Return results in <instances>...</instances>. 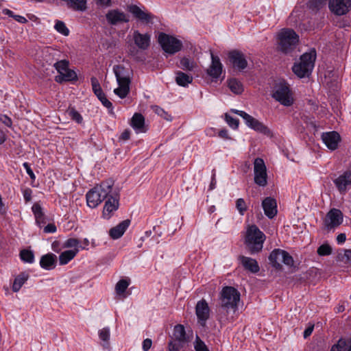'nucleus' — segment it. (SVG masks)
Segmentation results:
<instances>
[{"instance_id": "48", "label": "nucleus", "mask_w": 351, "mask_h": 351, "mask_svg": "<svg viewBox=\"0 0 351 351\" xmlns=\"http://www.w3.org/2000/svg\"><path fill=\"white\" fill-rule=\"evenodd\" d=\"M110 328L105 327L99 330V339L105 343H108L110 339Z\"/></svg>"}, {"instance_id": "60", "label": "nucleus", "mask_w": 351, "mask_h": 351, "mask_svg": "<svg viewBox=\"0 0 351 351\" xmlns=\"http://www.w3.org/2000/svg\"><path fill=\"white\" fill-rule=\"evenodd\" d=\"M13 19L16 21H17L20 23H22V24L26 23L27 22V20L26 19V18L23 16H21V15L15 14V16H14Z\"/></svg>"}, {"instance_id": "35", "label": "nucleus", "mask_w": 351, "mask_h": 351, "mask_svg": "<svg viewBox=\"0 0 351 351\" xmlns=\"http://www.w3.org/2000/svg\"><path fill=\"white\" fill-rule=\"evenodd\" d=\"M32 210L34 215L36 221L38 225L40 226L41 224L45 223V214L43 212L42 207L39 204H34L32 207Z\"/></svg>"}, {"instance_id": "64", "label": "nucleus", "mask_w": 351, "mask_h": 351, "mask_svg": "<svg viewBox=\"0 0 351 351\" xmlns=\"http://www.w3.org/2000/svg\"><path fill=\"white\" fill-rule=\"evenodd\" d=\"M59 245H60L59 241H56L53 242L52 245H51L52 250L55 252L58 253L60 251V248L59 247Z\"/></svg>"}, {"instance_id": "46", "label": "nucleus", "mask_w": 351, "mask_h": 351, "mask_svg": "<svg viewBox=\"0 0 351 351\" xmlns=\"http://www.w3.org/2000/svg\"><path fill=\"white\" fill-rule=\"evenodd\" d=\"M54 67L60 75H62L67 69H69V61L66 60L58 61L54 64Z\"/></svg>"}, {"instance_id": "37", "label": "nucleus", "mask_w": 351, "mask_h": 351, "mask_svg": "<svg viewBox=\"0 0 351 351\" xmlns=\"http://www.w3.org/2000/svg\"><path fill=\"white\" fill-rule=\"evenodd\" d=\"M77 80V76L76 73L69 69H67L62 75L56 77V81L57 82L75 81Z\"/></svg>"}, {"instance_id": "22", "label": "nucleus", "mask_w": 351, "mask_h": 351, "mask_svg": "<svg viewBox=\"0 0 351 351\" xmlns=\"http://www.w3.org/2000/svg\"><path fill=\"white\" fill-rule=\"evenodd\" d=\"M322 140L329 149L333 151L337 149L341 137L338 132L332 131L322 133Z\"/></svg>"}, {"instance_id": "13", "label": "nucleus", "mask_w": 351, "mask_h": 351, "mask_svg": "<svg viewBox=\"0 0 351 351\" xmlns=\"http://www.w3.org/2000/svg\"><path fill=\"white\" fill-rule=\"evenodd\" d=\"M254 180L259 186L267 184V167L263 159L256 158L254 161Z\"/></svg>"}, {"instance_id": "36", "label": "nucleus", "mask_w": 351, "mask_h": 351, "mask_svg": "<svg viewBox=\"0 0 351 351\" xmlns=\"http://www.w3.org/2000/svg\"><path fill=\"white\" fill-rule=\"evenodd\" d=\"M29 278V275L26 273H21L18 275L14 280L12 289L14 292H18L22 286Z\"/></svg>"}, {"instance_id": "4", "label": "nucleus", "mask_w": 351, "mask_h": 351, "mask_svg": "<svg viewBox=\"0 0 351 351\" xmlns=\"http://www.w3.org/2000/svg\"><path fill=\"white\" fill-rule=\"evenodd\" d=\"M277 42L280 50L288 53L295 49L299 42V36L292 29L283 28L277 34Z\"/></svg>"}, {"instance_id": "32", "label": "nucleus", "mask_w": 351, "mask_h": 351, "mask_svg": "<svg viewBox=\"0 0 351 351\" xmlns=\"http://www.w3.org/2000/svg\"><path fill=\"white\" fill-rule=\"evenodd\" d=\"M178 67L186 71H192L197 67V64L193 59L183 57L180 59L179 63L177 64Z\"/></svg>"}, {"instance_id": "43", "label": "nucleus", "mask_w": 351, "mask_h": 351, "mask_svg": "<svg viewBox=\"0 0 351 351\" xmlns=\"http://www.w3.org/2000/svg\"><path fill=\"white\" fill-rule=\"evenodd\" d=\"M130 285V282L127 280L122 279L120 280L116 285L115 290L117 294L121 295L123 294L125 290L128 289Z\"/></svg>"}, {"instance_id": "6", "label": "nucleus", "mask_w": 351, "mask_h": 351, "mask_svg": "<svg viewBox=\"0 0 351 351\" xmlns=\"http://www.w3.org/2000/svg\"><path fill=\"white\" fill-rule=\"evenodd\" d=\"M220 295L221 308L227 312L230 311L235 313L240 300V293L238 290L232 287H225Z\"/></svg>"}, {"instance_id": "11", "label": "nucleus", "mask_w": 351, "mask_h": 351, "mask_svg": "<svg viewBox=\"0 0 351 351\" xmlns=\"http://www.w3.org/2000/svg\"><path fill=\"white\" fill-rule=\"evenodd\" d=\"M272 97L285 106H290L293 104V94L285 82H280L276 86Z\"/></svg>"}, {"instance_id": "29", "label": "nucleus", "mask_w": 351, "mask_h": 351, "mask_svg": "<svg viewBox=\"0 0 351 351\" xmlns=\"http://www.w3.org/2000/svg\"><path fill=\"white\" fill-rule=\"evenodd\" d=\"M56 260L57 256L55 254L48 253L41 256L40 266L45 270H51L56 267Z\"/></svg>"}, {"instance_id": "47", "label": "nucleus", "mask_w": 351, "mask_h": 351, "mask_svg": "<svg viewBox=\"0 0 351 351\" xmlns=\"http://www.w3.org/2000/svg\"><path fill=\"white\" fill-rule=\"evenodd\" d=\"M68 114L71 119L76 121L77 123H81L82 122V117L75 108H70L68 110Z\"/></svg>"}, {"instance_id": "52", "label": "nucleus", "mask_w": 351, "mask_h": 351, "mask_svg": "<svg viewBox=\"0 0 351 351\" xmlns=\"http://www.w3.org/2000/svg\"><path fill=\"white\" fill-rule=\"evenodd\" d=\"M101 104L110 111H112V104L106 98L105 94L98 97Z\"/></svg>"}, {"instance_id": "9", "label": "nucleus", "mask_w": 351, "mask_h": 351, "mask_svg": "<svg viewBox=\"0 0 351 351\" xmlns=\"http://www.w3.org/2000/svg\"><path fill=\"white\" fill-rule=\"evenodd\" d=\"M232 112L242 117L245 124L254 131L267 136L272 135L271 130L265 125L245 112L234 109L232 110Z\"/></svg>"}, {"instance_id": "53", "label": "nucleus", "mask_w": 351, "mask_h": 351, "mask_svg": "<svg viewBox=\"0 0 351 351\" xmlns=\"http://www.w3.org/2000/svg\"><path fill=\"white\" fill-rule=\"evenodd\" d=\"M0 121L7 127L11 128L12 125V119L5 114H0Z\"/></svg>"}, {"instance_id": "58", "label": "nucleus", "mask_w": 351, "mask_h": 351, "mask_svg": "<svg viewBox=\"0 0 351 351\" xmlns=\"http://www.w3.org/2000/svg\"><path fill=\"white\" fill-rule=\"evenodd\" d=\"M313 330H314V325L313 324L309 325L304 331V334H303L304 338L306 339L307 337H308L312 334Z\"/></svg>"}, {"instance_id": "42", "label": "nucleus", "mask_w": 351, "mask_h": 351, "mask_svg": "<svg viewBox=\"0 0 351 351\" xmlns=\"http://www.w3.org/2000/svg\"><path fill=\"white\" fill-rule=\"evenodd\" d=\"M21 259L25 263H32L34 261V255L31 250H23L20 252Z\"/></svg>"}, {"instance_id": "50", "label": "nucleus", "mask_w": 351, "mask_h": 351, "mask_svg": "<svg viewBox=\"0 0 351 351\" xmlns=\"http://www.w3.org/2000/svg\"><path fill=\"white\" fill-rule=\"evenodd\" d=\"M332 252V249L330 246L328 244H323L319 246L317 249V254L320 256H327L330 254Z\"/></svg>"}, {"instance_id": "27", "label": "nucleus", "mask_w": 351, "mask_h": 351, "mask_svg": "<svg viewBox=\"0 0 351 351\" xmlns=\"http://www.w3.org/2000/svg\"><path fill=\"white\" fill-rule=\"evenodd\" d=\"M130 125L136 133H145L147 130L145 124V118L141 113L134 114Z\"/></svg>"}, {"instance_id": "55", "label": "nucleus", "mask_w": 351, "mask_h": 351, "mask_svg": "<svg viewBox=\"0 0 351 351\" xmlns=\"http://www.w3.org/2000/svg\"><path fill=\"white\" fill-rule=\"evenodd\" d=\"M56 230V226L53 223H49L44 228V232L45 233H54Z\"/></svg>"}, {"instance_id": "30", "label": "nucleus", "mask_w": 351, "mask_h": 351, "mask_svg": "<svg viewBox=\"0 0 351 351\" xmlns=\"http://www.w3.org/2000/svg\"><path fill=\"white\" fill-rule=\"evenodd\" d=\"M330 351H351V337L341 338L332 346Z\"/></svg>"}, {"instance_id": "19", "label": "nucleus", "mask_w": 351, "mask_h": 351, "mask_svg": "<svg viewBox=\"0 0 351 351\" xmlns=\"http://www.w3.org/2000/svg\"><path fill=\"white\" fill-rule=\"evenodd\" d=\"M108 23L110 25H117L129 21V16L119 9H112L106 14Z\"/></svg>"}, {"instance_id": "28", "label": "nucleus", "mask_w": 351, "mask_h": 351, "mask_svg": "<svg viewBox=\"0 0 351 351\" xmlns=\"http://www.w3.org/2000/svg\"><path fill=\"white\" fill-rule=\"evenodd\" d=\"M130 225V220H123L109 230V235L113 239H118L123 236Z\"/></svg>"}, {"instance_id": "39", "label": "nucleus", "mask_w": 351, "mask_h": 351, "mask_svg": "<svg viewBox=\"0 0 351 351\" xmlns=\"http://www.w3.org/2000/svg\"><path fill=\"white\" fill-rule=\"evenodd\" d=\"M62 248H73V250L85 249L80 245V241L75 238L66 239L62 245Z\"/></svg>"}, {"instance_id": "20", "label": "nucleus", "mask_w": 351, "mask_h": 351, "mask_svg": "<svg viewBox=\"0 0 351 351\" xmlns=\"http://www.w3.org/2000/svg\"><path fill=\"white\" fill-rule=\"evenodd\" d=\"M132 39L138 49L142 51L147 50L151 45V34L149 33L142 34L135 30L132 34Z\"/></svg>"}, {"instance_id": "59", "label": "nucleus", "mask_w": 351, "mask_h": 351, "mask_svg": "<svg viewBox=\"0 0 351 351\" xmlns=\"http://www.w3.org/2000/svg\"><path fill=\"white\" fill-rule=\"evenodd\" d=\"M130 137V131L129 130H124L121 134L119 139L123 141H127Z\"/></svg>"}, {"instance_id": "5", "label": "nucleus", "mask_w": 351, "mask_h": 351, "mask_svg": "<svg viewBox=\"0 0 351 351\" xmlns=\"http://www.w3.org/2000/svg\"><path fill=\"white\" fill-rule=\"evenodd\" d=\"M265 234L255 225L250 226L246 232L245 243L251 254L261 252L265 240Z\"/></svg>"}, {"instance_id": "63", "label": "nucleus", "mask_w": 351, "mask_h": 351, "mask_svg": "<svg viewBox=\"0 0 351 351\" xmlns=\"http://www.w3.org/2000/svg\"><path fill=\"white\" fill-rule=\"evenodd\" d=\"M346 236L345 234L343 233H341L339 234L337 237V241L339 244H342L345 241H346Z\"/></svg>"}, {"instance_id": "23", "label": "nucleus", "mask_w": 351, "mask_h": 351, "mask_svg": "<svg viewBox=\"0 0 351 351\" xmlns=\"http://www.w3.org/2000/svg\"><path fill=\"white\" fill-rule=\"evenodd\" d=\"M128 10L135 18L141 22L146 24L153 23V19L155 16L152 13L141 10L136 5H130Z\"/></svg>"}, {"instance_id": "7", "label": "nucleus", "mask_w": 351, "mask_h": 351, "mask_svg": "<svg viewBox=\"0 0 351 351\" xmlns=\"http://www.w3.org/2000/svg\"><path fill=\"white\" fill-rule=\"evenodd\" d=\"M193 338V331H186L182 324H177L174 326L172 336V341L169 343V351H178L188 343Z\"/></svg>"}, {"instance_id": "18", "label": "nucleus", "mask_w": 351, "mask_h": 351, "mask_svg": "<svg viewBox=\"0 0 351 351\" xmlns=\"http://www.w3.org/2000/svg\"><path fill=\"white\" fill-rule=\"evenodd\" d=\"M328 7L334 14L344 15L351 10V0H328Z\"/></svg>"}, {"instance_id": "44", "label": "nucleus", "mask_w": 351, "mask_h": 351, "mask_svg": "<svg viewBox=\"0 0 351 351\" xmlns=\"http://www.w3.org/2000/svg\"><path fill=\"white\" fill-rule=\"evenodd\" d=\"M327 0H311L308 7L312 10H318L326 5Z\"/></svg>"}, {"instance_id": "12", "label": "nucleus", "mask_w": 351, "mask_h": 351, "mask_svg": "<svg viewBox=\"0 0 351 351\" xmlns=\"http://www.w3.org/2000/svg\"><path fill=\"white\" fill-rule=\"evenodd\" d=\"M269 260L272 267L276 269H282V263L289 267L293 266L294 263L293 257L287 251L281 249L274 250L269 256Z\"/></svg>"}, {"instance_id": "1", "label": "nucleus", "mask_w": 351, "mask_h": 351, "mask_svg": "<svg viewBox=\"0 0 351 351\" xmlns=\"http://www.w3.org/2000/svg\"><path fill=\"white\" fill-rule=\"evenodd\" d=\"M112 186L113 182L107 180L90 189L86 195L87 205L91 208H96L110 195Z\"/></svg>"}, {"instance_id": "3", "label": "nucleus", "mask_w": 351, "mask_h": 351, "mask_svg": "<svg viewBox=\"0 0 351 351\" xmlns=\"http://www.w3.org/2000/svg\"><path fill=\"white\" fill-rule=\"evenodd\" d=\"M316 59V51L311 49L309 52L301 56L299 62L295 63L292 67L293 73L299 77H308L312 72Z\"/></svg>"}, {"instance_id": "16", "label": "nucleus", "mask_w": 351, "mask_h": 351, "mask_svg": "<svg viewBox=\"0 0 351 351\" xmlns=\"http://www.w3.org/2000/svg\"><path fill=\"white\" fill-rule=\"evenodd\" d=\"M343 222V213L342 212L337 208H332L327 213L324 221V226L327 230L333 229Z\"/></svg>"}, {"instance_id": "54", "label": "nucleus", "mask_w": 351, "mask_h": 351, "mask_svg": "<svg viewBox=\"0 0 351 351\" xmlns=\"http://www.w3.org/2000/svg\"><path fill=\"white\" fill-rule=\"evenodd\" d=\"M23 167L26 170V172L28 174V176L30 177V178L32 180H35L36 176H35L34 173L33 172L32 169H31L29 164L28 162H25L23 164Z\"/></svg>"}, {"instance_id": "62", "label": "nucleus", "mask_w": 351, "mask_h": 351, "mask_svg": "<svg viewBox=\"0 0 351 351\" xmlns=\"http://www.w3.org/2000/svg\"><path fill=\"white\" fill-rule=\"evenodd\" d=\"M97 4L101 6L108 7L110 5L111 0H96Z\"/></svg>"}, {"instance_id": "24", "label": "nucleus", "mask_w": 351, "mask_h": 351, "mask_svg": "<svg viewBox=\"0 0 351 351\" xmlns=\"http://www.w3.org/2000/svg\"><path fill=\"white\" fill-rule=\"evenodd\" d=\"M262 206L265 215L269 218H274L277 214V203L275 199L267 197L262 202Z\"/></svg>"}, {"instance_id": "21", "label": "nucleus", "mask_w": 351, "mask_h": 351, "mask_svg": "<svg viewBox=\"0 0 351 351\" xmlns=\"http://www.w3.org/2000/svg\"><path fill=\"white\" fill-rule=\"evenodd\" d=\"M195 313L198 322L202 326H204L210 315V308L205 300L197 302L195 306Z\"/></svg>"}, {"instance_id": "26", "label": "nucleus", "mask_w": 351, "mask_h": 351, "mask_svg": "<svg viewBox=\"0 0 351 351\" xmlns=\"http://www.w3.org/2000/svg\"><path fill=\"white\" fill-rule=\"evenodd\" d=\"M238 259L245 270L253 274L259 271L260 267L258 262L255 259L245 256H239Z\"/></svg>"}, {"instance_id": "15", "label": "nucleus", "mask_w": 351, "mask_h": 351, "mask_svg": "<svg viewBox=\"0 0 351 351\" xmlns=\"http://www.w3.org/2000/svg\"><path fill=\"white\" fill-rule=\"evenodd\" d=\"M333 182L340 194H346L351 189V169L342 172Z\"/></svg>"}, {"instance_id": "57", "label": "nucleus", "mask_w": 351, "mask_h": 351, "mask_svg": "<svg viewBox=\"0 0 351 351\" xmlns=\"http://www.w3.org/2000/svg\"><path fill=\"white\" fill-rule=\"evenodd\" d=\"M218 136L226 140H230L231 138L229 136L228 131L226 129L221 130L218 132Z\"/></svg>"}, {"instance_id": "41", "label": "nucleus", "mask_w": 351, "mask_h": 351, "mask_svg": "<svg viewBox=\"0 0 351 351\" xmlns=\"http://www.w3.org/2000/svg\"><path fill=\"white\" fill-rule=\"evenodd\" d=\"M90 82L93 91L97 98L104 94L98 80L95 77H92Z\"/></svg>"}, {"instance_id": "33", "label": "nucleus", "mask_w": 351, "mask_h": 351, "mask_svg": "<svg viewBox=\"0 0 351 351\" xmlns=\"http://www.w3.org/2000/svg\"><path fill=\"white\" fill-rule=\"evenodd\" d=\"M193 82V76L178 71L176 73V82L180 86L186 87Z\"/></svg>"}, {"instance_id": "51", "label": "nucleus", "mask_w": 351, "mask_h": 351, "mask_svg": "<svg viewBox=\"0 0 351 351\" xmlns=\"http://www.w3.org/2000/svg\"><path fill=\"white\" fill-rule=\"evenodd\" d=\"M226 121L227 123L233 129H237L239 124V121L237 119H235L231 117L229 114H226Z\"/></svg>"}, {"instance_id": "17", "label": "nucleus", "mask_w": 351, "mask_h": 351, "mask_svg": "<svg viewBox=\"0 0 351 351\" xmlns=\"http://www.w3.org/2000/svg\"><path fill=\"white\" fill-rule=\"evenodd\" d=\"M228 60L232 66L239 70L243 71L247 66V61L244 53L239 50H232L228 54Z\"/></svg>"}, {"instance_id": "49", "label": "nucleus", "mask_w": 351, "mask_h": 351, "mask_svg": "<svg viewBox=\"0 0 351 351\" xmlns=\"http://www.w3.org/2000/svg\"><path fill=\"white\" fill-rule=\"evenodd\" d=\"M236 207L239 213L243 215L244 213L247 210V206L245 200L243 198H239L236 202Z\"/></svg>"}, {"instance_id": "56", "label": "nucleus", "mask_w": 351, "mask_h": 351, "mask_svg": "<svg viewBox=\"0 0 351 351\" xmlns=\"http://www.w3.org/2000/svg\"><path fill=\"white\" fill-rule=\"evenodd\" d=\"M152 341L150 339H145L143 342V345H142V348H143V351H148L151 347H152Z\"/></svg>"}, {"instance_id": "40", "label": "nucleus", "mask_w": 351, "mask_h": 351, "mask_svg": "<svg viewBox=\"0 0 351 351\" xmlns=\"http://www.w3.org/2000/svg\"><path fill=\"white\" fill-rule=\"evenodd\" d=\"M54 29L59 34H60L64 36H69V32H70L69 28L66 27L64 22L60 21V20L55 21Z\"/></svg>"}, {"instance_id": "10", "label": "nucleus", "mask_w": 351, "mask_h": 351, "mask_svg": "<svg viewBox=\"0 0 351 351\" xmlns=\"http://www.w3.org/2000/svg\"><path fill=\"white\" fill-rule=\"evenodd\" d=\"M158 40L164 51L169 54L178 52L182 47L180 40L163 32L159 34Z\"/></svg>"}, {"instance_id": "45", "label": "nucleus", "mask_w": 351, "mask_h": 351, "mask_svg": "<svg viewBox=\"0 0 351 351\" xmlns=\"http://www.w3.org/2000/svg\"><path fill=\"white\" fill-rule=\"evenodd\" d=\"M195 351H209L205 343L196 335L195 341L194 342Z\"/></svg>"}, {"instance_id": "34", "label": "nucleus", "mask_w": 351, "mask_h": 351, "mask_svg": "<svg viewBox=\"0 0 351 351\" xmlns=\"http://www.w3.org/2000/svg\"><path fill=\"white\" fill-rule=\"evenodd\" d=\"M79 250H69L62 252L59 255V263L60 265H64L75 258Z\"/></svg>"}, {"instance_id": "2", "label": "nucleus", "mask_w": 351, "mask_h": 351, "mask_svg": "<svg viewBox=\"0 0 351 351\" xmlns=\"http://www.w3.org/2000/svg\"><path fill=\"white\" fill-rule=\"evenodd\" d=\"M113 72L118 84V87L114 90V93L121 99H124L130 92L131 71L122 65H114Z\"/></svg>"}, {"instance_id": "14", "label": "nucleus", "mask_w": 351, "mask_h": 351, "mask_svg": "<svg viewBox=\"0 0 351 351\" xmlns=\"http://www.w3.org/2000/svg\"><path fill=\"white\" fill-rule=\"evenodd\" d=\"M106 199L102 215L104 218L109 219L119 208V194L116 191L112 190L110 195Z\"/></svg>"}, {"instance_id": "25", "label": "nucleus", "mask_w": 351, "mask_h": 351, "mask_svg": "<svg viewBox=\"0 0 351 351\" xmlns=\"http://www.w3.org/2000/svg\"><path fill=\"white\" fill-rule=\"evenodd\" d=\"M211 64L207 70L208 75L213 78H218L222 72L223 66L218 56L211 53Z\"/></svg>"}, {"instance_id": "8", "label": "nucleus", "mask_w": 351, "mask_h": 351, "mask_svg": "<svg viewBox=\"0 0 351 351\" xmlns=\"http://www.w3.org/2000/svg\"><path fill=\"white\" fill-rule=\"evenodd\" d=\"M232 112L242 117L245 124L254 131L267 136L272 135L271 130L265 125L245 112L234 109L232 110Z\"/></svg>"}, {"instance_id": "31", "label": "nucleus", "mask_w": 351, "mask_h": 351, "mask_svg": "<svg viewBox=\"0 0 351 351\" xmlns=\"http://www.w3.org/2000/svg\"><path fill=\"white\" fill-rule=\"evenodd\" d=\"M65 2L68 8L75 10L84 12L87 8L86 0H62Z\"/></svg>"}, {"instance_id": "38", "label": "nucleus", "mask_w": 351, "mask_h": 351, "mask_svg": "<svg viewBox=\"0 0 351 351\" xmlns=\"http://www.w3.org/2000/svg\"><path fill=\"white\" fill-rule=\"evenodd\" d=\"M228 87L232 93L239 95L243 91V87L241 82L237 79H230L228 82Z\"/></svg>"}, {"instance_id": "61", "label": "nucleus", "mask_w": 351, "mask_h": 351, "mask_svg": "<svg viewBox=\"0 0 351 351\" xmlns=\"http://www.w3.org/2000/svg\"><path fill=\"white\" fill-rule=\"evenodd\" d=\"M23 197L26 202L30 201L32 198V191L31 189H26L23 192Z\"/></svg>"}]
</instances>
